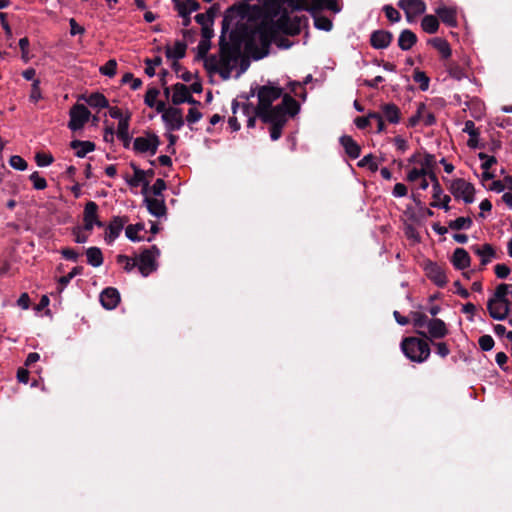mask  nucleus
Instances as JSON below:
<instances>
[{
    "instance_id": "nucleus-1",
    "label": "nucleus",
    "mask_w": 512,
    "mask_h": 512,
    "mask_svg": "<svg viewBox=\"0 0 512 512\" xmlns=\"http://www.w3.org/2000/svg\"><path fill=\"white\" fill-rule=\"evenodd\" d=\"M257 96L258 104L254 109L255 115L264 123L270 124V137L276 141L281 137L287 121L299 112L300 106L288 94L283 96L280 104L272 106V103L282 96V89L277 86H261Z\"/></svg>"
},
{
    "instance_id": "nucleus-2",
    "label": "nucleus",
    "mask_w": 512,
    "mask_h": 512,
    "mask_svg": "<svg viewBox=\"0 0 512 512\" xmlns=\"http://www.w3.org/2000/svg\"><path fill=\"white\" fill-rule=\"evenodd\" d=\"M304 17H290L287 13L281 14L276 20L265 19L251 33L247 46H259L263 57L268 54V49L272 42L276 41L280 34L295 36L301 32L302 25L305 22Z\"/></svg>"
},
{
    "instance_id": "nucleus-3",
    "label": "nucleus",
    "mask_w": 512,
    "mask_h": 512,
    "mask_svg": "<svg viewBox=\"0 0 512 512\" xmlns=\"http://www.w3.org/2000/svg\"><path fill=\"white\" fill-rule=\"evenodd\" d=\"M416 334L426 340L442 339L448 335L446 323L439 318H429L425 313L419 311L410 312Z\"/></svg>"
},
{
    "instance_id": "nucleus-4",
    "label": "nucleus",
    "mask_w": 512,
    "mask_h": 512,
    "mask_svg": "<svg viewBox=\"0 0 512 512\" xmlns=\"http://www.w3.org/2000/svg\"><path fill=\"white\" fill-rule=\"evenodd\" d=\"M409 164H414V167L409 168L406 180L410 183H417L418 179L423 176H428L431 183L434 184L435 189L438 191V178L434 172L436 166L435 156L429 153H414L409 159Z\"/></svg>"
},
{
    "instance_id": "nucleus-5",
    "label": "nucleus",
    "mask_w": 512,
    "mask_h": 512,
    "mask_svg": "<svg viewBox=\"0 0 512 512\" xmlns=\"http://www.w3.org/2000/svg\"><path fill=\"white\" fill-rule=\"evenodd\" d=\"M401 350L408 359L417 363L426 361L431 353L428 341L414 336L403 338Z\"/></svg>"
},
{
    "instance_id": "nucleus-6",
    "label": "nucleus",
    "mask_w": 512,
    "mask_h": 512,
    "mask_svg": "<svg viewBox=\"0 0 512 512\" xmlns=\"http://www.w3.org/2000/svg\"><path fill=\"white\" fill-rule=\"evenodd\" d=\"M118 263L121 267L127 271L131 272L134 269L144 277L150 275L158 268V263L156 262V258H117Z\"/></svg>"
},
{
    "instance_id": "nucleus-7",
    "label": "nucleus",
    "mask_w": 512,
    "mask_h": 512,
    "mask_svg": "<svg viewBox=\"0 0 512 512\" xmlns=\"http://www.w3.org/2000/svg\"><path fill=\"white\" fill-rule=\"evenodd\" d=\"M420 266L423 268L426 277L436 286L443 288L448 283L444 268L429 258L424 259Z\"/></svg>"
},
{
    "instance_id": "nucleus-8",
    "label": "nucleus",
    "mask_w": 512,
    "mask_h": 512,
    "mask_svg": "<svg viewBox=\"0 0 512 512\" xmlns=\"http://www.w3.org/2000/svg\"><path fill=\"white\" fill-rule=\"evenodd\" d=\"M159 145L160 140L158 136L148 133L145 136H139L134 139L133 149L136 153L153 156L156 154Z\"/></svg>"
},
{
    "instance_id": "nucleus-9",
    "label": "nucleus",
    "mask_w": 512,
    "mask_h": 512,
    "mask_svg": "<svg viewBox=\"0 0 512 512\" xmlns=\"http://www.w3.org/2000/svg\"><path fill=\"white\" fill-rule=\"evenodd\" d=\"M449 189L456 199H462L467 204L474 201V186L464 179L458 178L453 180Z\"/></svg>"
},
{
    "instance_id": "nucleus-10",
    "label": "nucleus",
    "mask_w": 512,
    "mask_h": 512,
    "mask_svg": "<svg viewBox=\"0 0 512 512\" xmlns=\"http://www.w3.org/2000/svg\"><path fill=\"white\" fill-rule=\"evenodd\" d=\"M90 111L82 104H75L69 112L70 120L68 123L69 129L72 131L80 130L88 122L90 118Z\"/></svg>"
},
{
    "instance_id": "nucleus-11",
    "label": "nucleus",
    "mask_w": 512,
    "mask_h": 512,
    "mask_svg": "<svg viewBox=\"0 0 512 512\" xmlns=\"http://www.w3.org/2000/svg\"><path fill=\"white\" fill-rule=\"evenodd\" d=\"M398 6L404 11L409 23H412L426 11V4L422 0H399Z\"/></svg>"
},
{
    "instance_id": "nucleus-12",
    "label": "nucleus",
    "mask_w": 512,
    "mask_h": 512,
    "mask_svg": "<svg viewBox=\"0 0 512 512\" xmlns=\"http://www.w3.org/2000/svg\"><path fill=\"white\" fill-rule=\"evenodd\" d=\"M163 122L170 131L180 130L184 125V117L182 110L175 107L167 108L162 116Z\"/></svg>"
},
{
    "instance_id": "nucleus-13",
    "label": "nucleus",
    "mask_w": 512,
    "mask_h": 512,
    "mask_svg": "<svg viewBox=\"0 0 512 512\" xmlns=\"http://www.w3.org/2000/svg\"><path fill=\"white\" fill-rule=\"evenodd\" d=\"M436 122L434 114L427 109L425 103H419L417 111L408 120V126L415 127L422 123L425 126H431Z\"/></svg>"
},
{
    "instance_id": "nucleus-14",
    "label": "nucleus",
    "mask_w": 512,
    "mask_h": 512,
    "mask_svg": "<svg viewBox=\"0 0 512 512\" xmlns=\"http://www.w3.org/2000/svg\"><path fill=\"white\" fill-rule=\"evenodd\" d=\"M171 101L174 105L182 103L200 104L199 101L195 100L191 95L190 88L182 83H176L172 87Z\"/></svg>"
},
{
    "instance_id": "nucleus-15",
    "label": "nucleus",
    "mask_w": 512,
    "mask_h": 512,
    "mask_svg": "<svg viewBox=\"0 0 512 512\" xmlns=\"http://www.w3.org/2000/svg\"><path fill=\"white\" fill-rule=\"evenodd\" d=\"M179 16L183 18V24L187 26L190 23V14L197 11L200 7L196 0H172Z\"/></svg>"
},
{
    "instance_id": "nucleus-16",
    "label": "nucleus",
    "mask_w": 512,
    "mask_h": 512,
    "mask_svg": "<svg viewBox=\"0 0 512 512\" xmlns=\"http://www.w3.org/2000/svg\"><path fill=\"white\" fill-rule=\"evenodd\" d=\"M127 221L126 217H114L105 228L104 240L107 243H112L120 235Z\"/></svg>"
},
{
    "instance_id": "nucleus-17",
    "label": "nucleus",
    "mask_w": 512,
    "mask_h": 512,
    "mask_svg": "<svg viewBox=\"0 0 512 512\" xmlns=\"http://www.w3.org/2000/svg\"><path fill=\"white\" fill-rule=\"evenodd\" d=\"M97 211L98 205L95 202L90 201L86 204L83 215V226H85L86 230H92L95 225L98 227L103 226L102 222L98 219Z\"/></svg>"
},
{
    "instance_id": "nucleus-18",
    "label": "nucleus",
    "mask_w": 512,
    "mask_h": 512,
    "mask_svg": "<svg viewBox=\"0 0 512 512\" xmlns=\"http://www.w3.org/2000/svg\"><path fill=\"white\" fill-rule=\"evenodd\" d=\"M144 203L147 207L149 213L157 218L163 217L166 215V205L164 197H150L145 196Z\"/></svg>"
},
{
    "instance_id": "nucleus-19",
    "label": "nucleus",
    "mask_w": 512,
    "mask_h": 512,
    "mask_svg": "<svg viewBox=\"0 0 512 512\" xmlns=\"http://www.w3.org/2000/svg\"><path fill=\"white\" fill-rule=\"evenodd\" d=\"M120 299V293L114 287H107L100 293V303L107 310L115 309Z\"/></svg>"
},
{
    "instance_id": "nucleus-20",
    "label": "nucleus",
    "mask_w": 512,
    "mask_h": 512,
    "mask_svg": "<svg viewBox=\"0 0 512 512\" xmlns=\"http://www.w3.org/2000/svg\"><path fill=\"white\" fill-rule=\"evenodd\" d=\"M131 167L134 171V174L132 177H125V180L126 182L128 183L129 186L133 187V188H136L140 185H143V190H142V193L144 195L147 194V190H148V186H149V183L148 181L146 180V171L140 169L139 167H137L135 164H131Z\"/></svg>"
},
{
    "instance_id": "nucleus-21",
    "label": "nucleus",
    "mask_w": 512,
    "mask_h": 512,
    "mask_svg": "<svg viewBox=\"0 0 512 512\" xmlns=\"http://www.w3.org/2000/svg\"><path fill=\"white\" fill-rule=\"evenodd\" d=\"M435 13L444 24L450 27L457 25V11L454 7L441 5L435 9Z\"/></svg>"
},
{
    "instance_id": "nucleus-22",
    "label": "nucleus",
    "mask_w": 512,
    "mask_h": 512,
    "mask_svg": "<svg viewBox=\"0 0 512 512\" xmlns=\"http://www.w3.org/2000/svg\"><path fill=\"white\" fill-rule=\"evenodd\" d=\"M383 119L390 124H398L401 120L400 109L394 103H384L380 106Z\"/></svg>"
},
{
    "instance_id": "nucleus-23",
    "label": "nucleus",
    "mask_w": 512,
    "mask_h": 512,
    "mask_svg": "<svg viewBox=\"0 0 512 512\" xmlns=\"http://www.w3.org/2000/svg\"><path fill=\"white\" fill-rule=\"evenodd\" d=\"M392 37V34L388 31L377 30L372 33L370 42L375 49H384L390 45Z\"/></svg>"
},
{
    "instance_id": "nucleus-24",
    "label": "nucleus",
    "mask_w": 512,
    "mask_h": 512,
    "mask_svg": "<svg viewBox=\"0 0 512 512\" xmlns=\"http://www.w3.org/2000/svg\"><path fill=\"white\" fill-rule=\"evenodd\" d=\"M499 303H500V306H502L501 314L496 312V309H494L492 301H488L487 302V310H488L489 315H490L491 318H493L494 320L501 321V320L507 319V317L511 313V311H512V308H511L512 304H511V302L509 301L508 298H506L504 301H499Z\"/></svg>"
},
{
    "instance_id": "nucleus-25",
    "label": "nucleus",
    "mask_w": 512,
    "mask_h": 512,
    "mask_svg": "<svg viewBox=\"0 0 512 512\" xmlns=\"http://www.w3.org/2000/svg\"><path fill=\"white\" fill-rule=\"evenodd\" d=\"M433 189V202L431 203L432 207L442 208L445 211H448L450 209L449 202L451 200L449 195H446L443 193V190L440 186V183L438 182V192L435 189L434 184H432Z\"/></svg>"
},
{
    "instance_id": "nucleus-26",
    "label": "nucleus",
    "mask_w": 512,
    "mask_h": 512,
    "mask_svg": "<svg viewBox=\"0 0 512 512\" xmlns=\"http://www.w3.org/2000/svg\"><path fill=\"white\" fill-rule=\"evenodd\" d=\"M340 143L343 146V148L345 149L346 154L350 158L356 159L360 156L361 148L356 143V141L353 140V138L351 136L343 135L340 138Z\"/></svg>"
},
{
    "instance_id": "nucleus-27",
    "label": "nucleus",
    "mask_w": 512,
    "mask_h": 512,
    "mask_svg": "<svg viewBox=\"0 0 512 512\" xmlns=\"http://www.w3.org/2000/svg\"><path fill=\"white\" fill-rule=\"evenodd\" d=\"M83 273V267L82 266H75L72 268V270L67 273L66 275H63L56 279L57 286H56V294L60 295L66 286L70 283V281L77 275H81Z\"/></svg>"
},
{
    "instance_id": "nucleus-28",
    "label": "nucleus",
    "mask_w": 512,
    "mask_h": 512,
    "mask_svg": "<svg viewBox=\"0 0 512 512\" xmlns=\"http://www.w3.org/2000/svg\"><path fill=\"white\" fill-rule=\"evenodd\" d=\"M187 45L182 41H176L172 46H166L165 54L168 59L179 60L185 56Z\"/></svg>"
},
{
    "instance_id": "nucleus-29",
    "label": "nucleus",
    "mask_w": 512,
    "mask_h": 512,
    "mask_svg": "<svg viewBox=\"0 0 512 512\" xmlns=\"http://www.w3.org/2000/svg\"><path fill=\"white\" fill-rule=\"evenodd\" d=\"M70 146L75 150V155L79 158L85 157L89 152L95 149V144L91 141L73 140Z\"/></svg>"
},
{
    "instance_id": "nucleus-30",
    "label": "nucleus",
    "mask_w": 512,
    "mask_h": 512,
    "mask_svg": "<svg viewBox=\"0 0 512 512\" xmlns=\"http://www.w3.org/2000/svg\"><path fill=\"white\" fill-rule=\"evenodd\" d=\"M417 37L414 32L409 29L403 30L398 38V46L400 49L407 51L416 43Z\"/></svg>"
},
{
    "instance_id": "nucleus-31",
    "label": "nucleus",
    "mask_w": 512,
    "mask_h": 512,
    "mask_svg": "<svg viewBox=\"0 0 512 512\" xmlns=\"http://www.w3.org/2000/svg\"><path fill=\"white\" fill-rule=\"evenodd\" d=\"M145 229L142 223L128 225L125 229V235L132 241H140L145 238Z\"/></svg>"
},
{
    "instance_id": "nucleus-32",
    "label": "nucleus",
    "mask_w": 512,
    "mask_h": 512,
    "mask_svg": "<svg viewBox=\"0 0 512 512\" xmlns=\"http://www.w3.org/2000/svg\"><path fill=\"white\" fill-rule=\"evenodd\" d=\"M325 0H297L296 9L317 13L323 9Z\"/></svg>"
},
{
    "instance_id": "nucleus-33",
    "label": "nucleus",
    "mask_w": 512,
    "mask_h": 512,
    "mask_svg": "<svg viewBox=\"0 0 512 512\" xmlns=\"http://www.w3.org/2000/svg\"><path fill=\"white\" fill-rule=\"evenodd\" d=\"M239 109H241L242 113L248 117L247 126L251 127V128L254 127L256 119H255V117L250 116V112H251L250 105L247 103L240 104L237 100H233L232 101L233 114H236Z\"/></svg>"
},
{
    "instance_id": "nucleus-34",
    "label": "nucleus",
    "mask_w": 512,
    "mask_h": 512,
    "mask_svg": "<svg viewBox=\"0 0 512 512\" xmlns=\"http://www.w3.org/2000/svg\"><path fill=\"white\" fill-rule=\"evenodd\" d=\"M86 103L93 108H108L109 102L106 97L101 93H92L85 98Z\"/></svg>"
},
{
    "instance_id": "nucleus-35",
    "label": "nucleus",
    "mask_w": 512,
    "mask_h": 512,
    "mask_svg": "<svg viewBox=\"0 0 512 512\" xmlns=\"http://www.w3.org/2000/svg\"><path fill=\"white\" fill-rule=\"evenodd\" d=\"M422 29L429 34H434L438 31L439 21L434 15H426L421 21Z\"/></svg>"
},
{
    "instance_id": "nucleus-36",
    "label": "nucleus",
    "mask_w": 512,
    "mask_h": 512,
    "mask_svg": "<svg viewBox=\"0 0 512 512\" xmlns=\"http://www.w3.org/2000/svg\"><path fill=\"white\" fill-rule=\"evenodd\" d=\"M431 44L441 54L443 58L447 59L451 56L450 45L445 39L434 38L433 40H431Z\"/></svg>"
},
{
    "instance_id": "nucleus-37",
    "label": "nucleus",
    "mask_w": 512,
    "mask_h": 512,
    "mask_svg": "<svg viewBox=\"0 0 512 512\" xmlns=\"http://www.w3.org/2000/svg\"><path fill=\"white\" fill-rule=\"evenodd\" d=\"M130 118H131V113L129 111H127L125 114V119H121V121H118L116 134L119 139H127L128 138Z\"/></svg>"
},
{
    "instance_id": "nucleus-38",
    "label": "nucleus",
    "mask_w": 512,
    "mask_h": 512,
    "mask_svg": "<svg viewBox=\"0 0 512 512\" xmlns=\"http://www.w3.org/2000/svg\"><path fill=\"white\" fill-rule=\"evenodd\" d=\"M511 284L501 283L499 284L495 291L493 296L488 300L494 302L504 301L507 298V295L509 294V289L511 288Z\"/></svg>"
},
{
    "instance_id": "nucleus-39",
    "label": "nucleus",
    "mask_w": 512,
    "mask_h": 512,
    "mask_svg": "<svg viewBox=\"0 0 512 512\" xmlns=\"http://www.w3.org/2000/svg\"><path fill=\"white\" fill-rule=\"evenodd\" d=\"M472 225V220L469 217H459L450 221L449 228L453 230L469 229Z\"/></svg>"
},
{
    "instance_id": "nucleus-40",
    "label": "nucleus",
    "mask_w": 512,
    "mask_h": 512,
    "mask_svg": "<svg viewBox=\"0 0 512 512\" xmlns=\"http://www.w3.org/2000/svg\"><path fill=\"white\" fill-rule=\"evenodd\" d=\"M34 189L44 190L47 187V181L44 177L40 176L39 172L35 171L29 176Z\"/></svg>"
},
{
    "instance_id": "nucleus-41",
    "label": "nucleus",
    "mask_w": 512,
    "mask_h": 512,
    "mask_svg": "<svg viewBox=\"0 0 512 512\" xmlns=\"http://www.w3.org/2000/svg\"><path fill=\"white\" fill-rule=\"evenodd\" d=\"M9 165L18 171H24L27 169L28 164L24 158L19 155H13L9 159Z\"/></svg>"
},
{
    "instance_id": "nucleus-42",
    "label": "nucleus",
    "mask_w": 512,
    "mask_h": 512,
    "mask_svg": "<svg viewBox=\"0 0 512 512\" xmlns=\"http://www.w3.org/2000/svg\"><path fill=\"white\" fill-rule=\"evenodd\" d=\"M92 230H86L85 226H78L73 229L74 240L77 243H85Z\"/></svg>"
},
{
    "instance_id": "nucleus-43",
    "label": "nucleus",
    "mask_w": 512,
    "mask_h": 512,
    "mask_svg": "<svg viewBox=\"0 0 512 512\" xmlns=\"http://www.w3.org/2000/svg\"><path fill=\"white\" fill-rule=\"evenodd\" d=\"M314 15V23L316 28L329 31L332 28V22L330 19L324 16H317L316 13H312Z\"/></svg>"
},
{
    "instance_id": "nucleus-44",
    "label": "nucleus",
    "mask_w": 512,
    "mask_h": 512,
    "mask_svg": "<svg viewBox=\"0 0 512 512\" xmlns=\"http://www.w3.org/2000/svg\"><path fill=\"white\" fill-rule=\"evenodd\" d=\"M35 161L38 166L46 167V166L51 165L54 162V158L49 153L38 152L35 155Z\"/></svg>"
},
{
    "instance_id": "nucleus-45",
    "label": "nucleus",
    "mask_w": 512,
    "mask_h": 512,
    "mask_svg": "<svg viewBox=\"0 0 512 512\" xmlns=\"http://www.w3.org/2000/svg\"><path fill=\"white\" fill-rule=\"evenodd\" d=\"M116 70L117 62L114 59L108 60L104 66L100 67V73L108 77H113L116 74Z\"/></svg>"
},
{
    "instance_id": "nucleus-46",
    "label": "nucleus",
    "mask_w": 512,
    "mask_h": 512,
    "mask_svg": "<svg viewBox=\"0 0 512 512\" xmlns=\"http://www.w3.org/2000/svg\"><path fill=\"white\" fill-rule=\"evenodd\" d=\"M158 95H159V90L157 88L148 89L146 92V95H145V99H144L145 104L148 107L153 108L156 105V100H157Z\"/></svg>"
},
{
    "instance_id": "nucleus-47",
    "label": "nucleus",
    "mask_w": 512,
    "mask_h": 512,
    "mask_svg": "<svg viewBox=\"0 0 512 512\" xmlns=\"http://www.w3.org/2000/svg\"><path fill=\"white\" fill-rule=\"evenodd\" d=\"M162 60L160 57H155L154 59H146L145 64V73L149 77H153L155 75V67L161 64Z\"/></svg>"
},
{
    "instance_id": "nucleus-48",
    "label": "nucleus",
    "mask_w": 512,
    "mask_h": 512,
    "mask_svg": "<svg viewBox=\"0 0 512 512\" xmlns=\"http://www.w3.org/2000/svg\"><path fill=\"white\" fill-rule=\"evenodd\" d=\"M387 19L393 23L399 22L401 19V15L398 10H396L391 5H385L383 8Z\"/></svg>"
},
{
    "instance_id": "nucleus-49",
    "label": "nucleus",
    "mask_w": 512,
    "mask_h": 512,
    "mask_svg": "<svg viewBox=\"0 0 512 512\" xmlns=\"http://www.w3.org/2000/svg\"><path fill=\"white\" fill-rule=\"evenodd\" d=\"M415 82L419 83L422 91H426L429 87V78L422 71H415L413 76Z\"/></svg>"
},
{
    "instance_id": "nucleus-50",
    "label": "nucleus",
    "mask_w": 512,
    "mask_h": 512,
    "mask_svg": "<svg viewBox=\"0 0 512 512\" xmlns=\"http://www.w3.org/2000/svg\"><path fill=\"white\" fill-rule=\"evenodd\" d=\"M166 189V183L163 179H157L151 186L150 191L154 197H163L162 192Z\"/></svg>"
},
{
    "instance_id": "nucleus-51",
    "label": "nucleus",
    "mask_w": 512,
    "mask_h": 512,
    "mask_svg": "<svg viewBox=\"0 0 512 512\" xmlns=\"http://www.w3.org/2000/svg\"><path fill=\"white\" fill-rule=\"evenodd\" d=\"M42 98L41 90H40V81L38 79L34 80L32 83V89L29 95L30 101L36 103Z\"/></svg>"
},
{
    "instance_id": "nucleus-52",
    "label": "nucleus",
    "mask_w": 512,
    "mask_h": 512,
    "mask_svg": "<svg viewBox=\"0 0 512 512\" xmlns=\"http://www.w3.org/2000/svg\"><path fill=\"white\" fill-rule=\"evenodd\" d=\"M478 344L483 351H490L494 347V339L490 335H483L479 338Z\"/></svg>"
},
{
    "instance_id": "nucleus-53",
    "label": "nucleus",
    "mask_w": 512,
    "mask_h": 512,
    "mask_svg": "<svg viewBox=\"0 0 512 512\" xmlns=\"http://www.w3.org/2000/svg\"><path fill=\"white\" fill-rule=\"evenodd\" d=\"M123 83H131V89L137 90L142 86V81L139 78H135L132 73H126L122 77Z\"/></svg>"
},
{
    "instance_id": "nucleus-54",
    "label": "nucleus",
    "mask_w": 512,
    "mask_h": 512,
    "mask_svg": "<svg viewBox=\"0 0 512 512\" xmlns=\"http://www.w3.org/2000/svg\"><path fill=\"white\" fill-rule=\"evenodd\" d=\"M358 166L360 167H368L371 171H376L378 169L377 163L374 161V158L371 154L364 156L359 162Z\"/></svg>"
},
{
    "instance_id": "nucleus-55",
    "label": "nucleus",
    "mask_w": 512,
    "mask_h": 512,
    "mask_svg": "<svg viewBox=\"0 0 512 512\" xmlns=\"http://www.w3.org/2000/svg\"><path fill=\"white\" fill-rule=\"evenodd\" d=\"M452 264L457 270H466L471 265V258H451Z\"/></svg>"
},
{
    "instance_id": "nucleus-56",
    "label": "nucleus",
    "mask_w": 512,
    "mask_h": 512,
    "mask_svg": "<svg viewBox=\"0 0 512 512\" xmlns=\"http://www.w3.org/2000/svg\"><path fill=\"white\" fill-rule=\"evenodd\" d=\"M479 158L482 160L481 168L483 170H489L497 162L494 156L485 153H479Z\"/></svg>"
},
{
    "instance_id": "nucleus-57",
    "label": "nucleus",
    "mask_w": 512,
    "mask_h": 512,
    "mask_svg": "<svg viewBox=\"0 0 512 512\" xmlns=\"http://www.w3.org/2000/svg\"><path fill=\"white\" fill-rule=\"evenodd\" d=\"M494 272L500 279H505L510 274V268L506 264H497L494 266Z\"/></svg>"
},
{
    "instance_id": "nucleus-58",
    "label": "nucleus",
    "mask_w": 512,
    "mask_h": 512,
    "mask_svg": "<svg viewBox=\"0 0 512 512\" xmlns=\"http://www.w3.org/2000/svg\"><path fill=\"white\" fill-rule=\"evenodd\" d=\"M463 132L467 133L470 137H478L479 132L477 128L475 127V123L472 120H467L464 123Z\"/></svg>"
},
{
    "instance_id": "nucleus-59",
    "label": "nucleus",
    "mask_w": 512,
    "mask_h": 512,
    "mask_svg": "<svg viewBox=\"0 0 512 512\" xmlns=\"http://www.w3.org/2000/svg\"><path fill=\"white\" fill-rule=\"evenodd\" d=\"M202 118V113L196 108H190L186 117L189 124H194Z\"/></svg>"
},
{
    "instance_id": "nucleus-60",
    "label": "nucleus",
    "mask_w": 512,
    "mask_h": 512,
    "mask_svg": "<svg viewBox=\"0 0 512 512\" xmlns=\"http://www.w3.org/2000/svg\"><path fill=\"white\" fill-rule=\"evenodd\" d=\"M434 345L436 347V353L440 357L445 358L449 355L450 349L448 348V346L445 342L434 343Z\"/></svg>"
},
{
    "instance_id": "nucleus-61",
    "label": "nucleus",
    "mask_w": 512,
    "mask_h": 512,
    "mask_svg": "<svg viewBox=\"0 0 512 512\" xmlns=\"http://www.w3.org/2000/svg\"><path fill=\"white\" fill-rule=\"evenodd\" d=\"M70 24V34L71 35H77V34H83L85 32V29L83 26L79 25L74 18H71L69 20Z\"/></svg>"
},
{
    "instance_id": "nucleus-62",
    "label": "nucleus",
    "mask_w": 512,
    "mask_h": 512,
    "mask_svg": "<svg viewBox=\"0 0 512 512\" xmlns=\"http://www.w3.org/2000/svg\"><path fill=\"white\" fill-rule=\"evenodd\" d=\"M328 9L333 11L334 13H338L341 11V6L339 5L337 0H325L323 3V9Z\"/></svg>"
},
{
    "instance_id": "nucleus-63",
    "label": "nucleus",
    "mask_w": 512,
    "mask_h": 512,
    "mask_svg": "<svg viewBox=\"0 0 512 512\" xmlns=\"http://www.w3.org/2000/svg\"><path fill=\"white\" fill-rule=\"evenodd\" d=\"M448 71L450 76L457 80H460L465 76L464 71L457 65H451Z\"/></svg>"
},
{
    "instance_id": "nucleus-64",
    "label": "nucleus",
    "mask_w": 512,
    "mask_h": 512,
    "mask_svg": "<svg viewBox=\"0 0 512 512\" xmlns=\"http://www.w3.org/2000/svg\"><path fill=\"white\" fill-rule=\"evenodd\" d=\"M394 197H404L407 195V187L402 183H397L392 191Z\"/></svg>"
}]
</instances>
